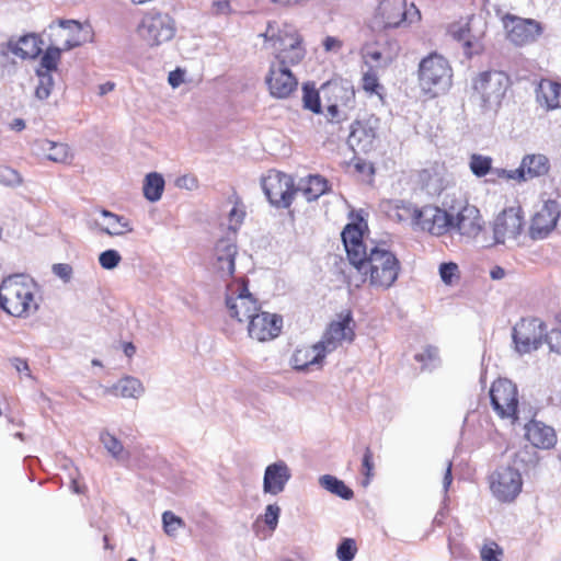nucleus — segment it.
<instances>
[{
    "label": "nucleus",
    "mask_w": 561,
    "mask_h": 561,
    "mask_svg": "<svg viewBox=\"0 0 561 561\" xmlns=\"http://www.w3.org/2000/svg\"><path fill=\"white\" fill-rule=\"evenodd\" d=\"M354 267L363 276L362 282L377 290H387L394 285L401 271V264L394 253L385 244L370 241L369 251Z\"/></svg>",
    "instance_id": "1"
},
{
    "label": "nucleus",
    "mask_w": 561,
    "mask_h": 561,
    "mask_svg": "<svg viewBox=\"0 0 561 561\" xmlns=\"http://www.w3.org/2000/svg\"><path fill=\"white\" fill-rule=\"evenodd\" d=\"M264 39L263 47L274 55L277 67L296 66L302 61L306 49L302 46V37L291 25H279L277 22H268L264 32L259 34Z\"/></svg>",
    "instance_id": "2"
},
{
    "label": "nucleus",
    "mask_w": 561,
    "mask_h": 561,
    "mask_svg": "<svg viewBox=\"0 0 561 561\" xmlns=\"http://www.w3.org/2000/svg\"><path fill=\"white\" fill-rule=\"evenodd\" d=\"M37 284L24 274L5 277L0 284V308L8 314L26 318L38 310Z\"/></svg>",
    "instance_id": "3"
},
{
    "label": "nucleus",
    "mask_w": 561,
    "mask_h": 561,
    "mask_svg": "<svg viewBox=\"0 0 561 561\" xmlns=\"http://www.w3.org/2000/svg\"><path fill=\"white\" fill-rule=\"evenodd\" d=\"M453 71L440 55L431 54L419 65V85L431 98L445 93L451 87Z\"/></svg>",
    "instance_id": "4"
},
{
    "label": "nucleus",
    "mask_w": 561,
    "mask_h": 561,
    "mask_svg": "<svg viewBox=\"0 0 561 561\" xmlns=\"http://www.w3.org/2000/svg\"><path fill=\"white\" fill-rule=\"evenodd\" d=\"M136 32L147 46L159 47L175 36L176 25L170 14L150 10L140 19Z\"/></svg>",
    "instance_id": "5"
},
{
    "label": "nucleus",
    "mask_w": 561,
    "mask_h": 561,
    "mask_svg": "<svg viewBox=\"0 0 561 561\" xmlns=\"http://www.w3.org/2000/svg\"><path fill=\"white\" fill-rule=\"evenodd\" d=\"M510 85V78L502 71H483L473 80L474 94L484 112H496Z\"/></svg>",
    "instance_id": "6"
},
{
    "label": "nucleus",
    "mask_w": 561,
    "mask_h": 561,
    "mask_svg": "<svg viewBox=\"0 0 561 561\" xmlns=\"http://www.w3.org/2000/svg\"><path fill=\"white\" fill-rule=\"evenodd\" d=\"M421 13L414 4L407 5L405 0L380 1L373 20L374 28L390 30L407 27L419 21Z\"/></svg>",
    "instance_id": "7"
},
{
    "label": "nucleus",
    "mask_w": 561,
    "mask_h": 561,
    "mask_svg": "<svg viewBox=\"0 0 561 561\" xmlns=\"http://www.w3.org/2000/svg\"><path fill=\"white\" fill-rule=\"evenodd\" d=\"M226 306L231 318L239 322L250 320L260 310V305L249 291L247 282L234 279L227 285Z\"/></svg>",
    "instance_id": "8"
},
{
    "label": "nucleus",
    "mask_w": 561,
    "mask_h": 561,
    "mask_svg": "<svg viewBox=\"0 0 561 561\" xmlns=\"http://www.w3.org/2000/svg\"><path fill=\"white\" fill-rule=\"evenodd\" d=\"M450 215H453L450 232H456L461 238L472 240L483 229L484 221L480 210L465 199H457L450 204Z\"/></svg>",
    "instance_id": "9"
},
{
    "label": "nucleus",
    "mask_w": 561,
    "mask_h": 561,
    "mask_svg": "<svg viewBox=\"0 0 561 561\" xmlns=\"http://www.w3.org/2000/svg\"><path fill=\"white\" fill-rule=\"evenodd\" d=\"M492 496L500 503H512L520 494L523 477L518 469L503 466L494 470L488 478Z\"/></svg>",
    "instance_id": "10"
},
{
    "label": "nucleus",
    "mask_w": 561,
    "mask_h": 561,
    "mask_svg": "<svg viewBox=\"0 0 561 561\" xmlns=\"http://www.w3.org/2000/svg\"><path fill=\"white\" fill-rule=\"evenodd\" d=\"M525 221L520 207H508L501 211L492 225L494 242L497 244H517V238L524 230Z\"/></svg>",
    "instance_id": "11"
},
{
    "label": "nucleus",
    "mask_w": 561,
    "mask_h": 561,
    "mask_svg": "<svg viewBox=\"0 0 561 561\" xmlns=\"http://www.w3.org/2000/svg\"><path fill=\"white\" fill-rule=\"evenodd\" d=\"M446 209L436 206H424L421 209L412 211V219L415 226L421 230L433 236H444L450 232L453 215H450V204L445 203Z\"/></svg>",
    "instance_id": "12"
},
{
    "label": "nucleus",
    "mask_w": 561,
    "mask_h": 561,
    "mask_svg": "<svg viewBox=\"0 0 561 561\" xmlns=\"http://www.w3.org/2000/svg\"><path fill=\"white\" fill-rule=\"evenodd\" d=\"M491 404L495 413L502 419L517 420V387L508 379L495 380L490 389Z\"/></svg>",
    "instance_id": "13"
},
{
    "label": "nucleus",
    "mask_w": 561,
    "mask_h": 561,
    "mask_svg": "<svg viewBox=\"0 0 561 561\" xmlns=\"http://www.w3.org/2000/svg\"><path fill=\"white\" fill-rule=\"evenodd\" d=\"M262 188L272 205L283 208L290 206L296 192L293 178L278 171H270L262 179Z\"/></svg>",
    "instance_id": "14"
},
{
    "label": "nucleus",
    "mask_w": 561,
    "mask_h": 561,
    "mask_svg": "<svg viewBox=\"0 0 561 561\" xmlns=\"http://www.w3.org/2000/svg\"><path fill=\"white\" fill-rule=\"evenodd\" d=\"M545 335L546 324L537 318L522 319L513 328V342L519 354L538 350Z\"/></svg>",
    "instance_id": "15"
},
{
    "label": "nucleus",
    "mask_w": 561,
    "mask_h": 561,
    "mask_svg": "<svg viewBox=\"0 0 561 561\" xmlns=\"http://www.w3.org/2000/svg\"><path fill=\"white\" fill-rule=\"evenodd\" d=\"M352 323L351 313H346L340 317L339 320L332 321L323 333L322 339L318 342V348L328 355L342 346L343 342H353L355 333Z\"/></svg>",
    "instance_id": "16"
},
{
    "label": "nucleus",
    "mask_w": 561,
    "mask_h": 561,
    "mask_svg": "<svg viewBox=\"0 0 561 561\" xmlns=\"http://www.w3.org/2000/svg\"><path fill=\"white\" fill-rule=\"evenodd\" d=\"M503 22L508 41L516 46L534 43L543 31L541 24L533 19L506 15Z\"/></svg>",
    "instance_id": "17"
},
{
    "label": "nucleus",
    "mask_w": 561,
    "mask_h": 561,
    "mask_svg": "<svg viewBox=\"0 0 561 561\" xmlns=\"http://www.w3.org/2000/svg\"><path fill=\"white\" fill-rule=\"evenodd\" d=\"M366 228V222L359 219L356 222L346 225L341 233L347 259L353 266L360 259H365L366 253L369 251L370 244L364 240V229Z\"/></svg>",
    "instance_id": "18"
},
{
    "label": "nucleus",
    "mask_w": 561,
    "mask_h": 561,
    "mask_svg": "<svg viewBox=\"0 0 561 561\" xmlns=\"http://www.w3.org/2000/svg\"><path fill=\"white\" fill-rule=\"evenodd\" d=\"M238 254V247L236 239L231 236H226L217 240L214 254H213V268L215 273L221 277H230L236 270V256Z\"/></svg>",
    "instance_id": "19"
},
{
    "label": "nucleus",
    "mask_w": 561,
    "mask_h": 561,
    "mask_svg": "<svg viewBox=\"0 0 561 561\" xmlns=\"http://www.w3.org/2000/svg\"><path fill=\"white\" fill-rule=\"evenodd\" d=\"M248 321L249 335L260 342L275 339L283 327L282 317L260 310Z\"/></svg>",
    "instance_id": "20"
},
{
    "label": "nucleus",
    "mask_w": 561,
    "mask_h": 561,
    "mask_svg": "<svg viewBox=\"0 0 561 561\" xmlns=\"http://www.w3.org/2000/svg\"><path fill=\"white\" fill-rule=\"evenodd\" d=\"M266 83L271 94L277 99L288 98L298 85L295 75L286 67L271 64Z\"/></svg>",
    "instance_id": "21"
},
{
    "label": "nucleus",
    "mask_w": 561,
    "mask_h": 561,
    "mask_svg": "<svg viewBox=\"0 0 561 561\" xmlns=\"http://www.w3.org/2000/svg\"><path fill=\"white\" fill-rule=\"evenodd\" d=\"M560 211L558 204L549 201L535 214L530 225V236L533 239H542L547 237L556 227Z\"/></svg>",
    "instance_id": "22"
},
{
    "label": "nucleus",
    "mask_w": 561,
    "mask_h": 561,
    "mask_svg": "<svg viewBox=\"0 0 561 561\" xmlns=\"http://www.w3.org/2000/svg\"><path fill=\"white\" fill-rule=\"evenodd\" d=\"M91 228L110 237H122L134 230L129 219L106 209L100 210V218L93 219Z\"/></svg>",
    "instance_id": "23"
},
{
    "label": "nucleus",
    "mask_w": 561,
    "mask_h": 561,
    "mask_svg": "<svg viewBox=\"0 0 561 561\" xmlns=\"http://www.w3.org/2000/svg\"><path fill=\"white\" fill-rule=\"evenodd\" d=\"M291 478V471L284 460H278L265 468L263 492L277 495L282 493Z\"/></svg>",
    "instance_id": "24"
},
{
    "label": "nucleus",
    "mask_w": 561,
    "mask_h": 561,
    "mask_svg": "<svg viewBox=\"0 0 561 561\" xmlns=\"http://www.w3.org/2000/svg\"><path fill=\"white\" fill-rule=\"evenodd\" d=\"M376 126L370 121H356L351 126L347 144L354 152H368L374 148Z\"/></svg>",
    "instance_id": "25"
},
{
    "label": "nucleus",
    "mask_w": 561,
    "mask_h": 561,
    "mask_svg": "<svg viewBox=\"0 0 561 561\" xmlns=\"http://www.w3.org/2000/svg\"><path fill=\"white\" fill-rule=\"evenodd\" d=\"M525 437L534 447L540 449H550L557 444L554 428L537 420L525 425Z\"/></svg>",
    "instance_id": "26"
},
{
    "label": "nucleus",
    "mask_w": 561,
    "mask_h": 561,
    "mask_svg": "<svg viewBox=\"0 0 561 561\" xmlns=\"http://www.w3.org/2000/svg\"><path fill=\"white\" fill-rule=\"evenodd\" d=\"M517 175L519 183L545 176L550 170V161L542 153H529L523 157Z\"/></svg>",
    "instance_id": "27"
},
{
    "label": "nucleus",
    "mask_w": 561,
    "mask_h": 561,
    "mask_svg": "<svg viewBox=\"0 0 561 561\" xmlns=\"http://www.w3.org/2000/svg\"><path fill=\"white\" fill-rule=\"evenodd\" d=\"M536 100L547 111L561 108V83L542 79L536 89Z\"/></svg>",
    "instance_id": "28"
},
{
    "label": "nucleus",
    "mask_w": 561,
    "mask_h": 561,
    "mask_svg": "<svg viewBox=\"0 0 561 561\" xmlns=\"http://www.w3.org/2000/svg\"><path fill=\"white\" fill-rule=\"evenodd\" d=\"M142 381L134 376H124L118 379L107 392L123 399H139L145 393Z\"/></svg>",
    "instance_id": "29"
},
{
    "label": "nucleus",
    "mask_w": 561,
    "mask_h": 561,
    "mask_svg": "<svg viewBox=\"0 0 561 561\" xmlns=\"http://www.w3.org/2000/svg\"><path fill=\"white\" fill-rule=\"evenodd\" d=\"M8 48L13 55L22 59H32L41 54L42 41L37 35L28 34L20 37L15 42L10 41L8 43Z\"/></svg>",
    "instance_id": "30"
},
{
    "label": "nucleus",
    "mask_w": 561,
    "mask_h": 561,
    "mask_svg": "<svg viewBox=\"0 0 561 561\" xmlns=\"http://www.w3.org/2000/svg\"><path fill=\"white\" fill-rule=\"evenodd\" d=\"M325 356V353L321 352L316 343L310 347L296 350L291 357V365L298 371H306L313 365H321Z\"/></svg>",
    "instance_id": "31"
},
{
    "label": "nucleus",
    "mask_w": 561,
    "mask_h": 561,
    "mask_svg": "<svg viewBox=\"0 0 561 561\" xmlns=\"http://www.w3.org/2000/svg\"><path fill=\"white\" fill-rule=\"evenodd\" d=\"M60 26L67 31V38L62 47L64 50H69L91 39V30L89 26H83L77 21H61Z\"/></svg>",
    "instance_id": "32"
},
{
    "label": "nucleus",
    "mask_w": 561,
    "mask_h": 561,
    "mask_svg": "<svg viewBox=\"0 0 561 561\" xmlns=\"http://www.w3.org/2000/svg\"><path fill=\"white\" fill-rule=\"evenodd\" d=\"M99 440L106 453L117 462L125 463L130 459V453L125 448L123 442L107 430H102Z\"/></svg>",
    "instance_id": "33"
},
{
    "label": "nucleus",
    "mask_w": 561,
    "mask_h": 561,
    "mask_svg": "<svg viewBox=\"0 0 561 561\" xmlns=\"http://www.w3.org/2000/svg\"><path fill=\"white\" fill-rule=\"evenodd\" d=\"M39 151L50 161L56 163H68L72 153L68 145L43 139L37 142Z\"/></svg>",
    "instance_id": "34"
},
{
    "label": "nucleus",
    "mask_w": 561,
    "mask_h": 561,
    "mask_svg": "<svg viewBox=\"0 0 561 561\" xmlns=\"http://www.w3.org/2000/svg\"><path fill=\"white\" fill-rule=\"evenodd\" d=\"M297 191L302 194L306 201L312 202L328 191V182L320 175H309L305 181L300 182Z\"/></svg>",
    "instance_id": "35"
},
{
    "label": "nucleus",
    "mask_w": 561,
    "mask_h": 561,
    "mask_svg": "<svg viewBox=\"0 0 561 561\" xmlns=\"http://www.w3.org/2000/svg\"><path fill=\"white\" fill-rule=\"evenodd\" d=\"M322 92H329L335 98V102L341 104V108L348 111L354 106L355 92L352 88H346L341 84H325L322 87Z\"/></svg>",
    "instance_id": "36"
},
{
    "label": "nucleus",
    "mask_w": 561,
    "mask_h": 561,
    "mask_svg": "<svg viewBox=\"0 0 561 561\" xmlns=\"http://www.w3.org/2000/svg\"><path fill=\"white\" fill-rule=\"evenodd\" d=\"M319 484L328 492L343 499L351 500L354 492L342 480L331 474H324L319 478Z\"/></svg>",
    "instance_id": "37"
},
{
    "label": "nucleus",
    "mask_w": 561,
    "mask_h": 561,
    "mask_svg": "<svg viewBox=\"0 0 561 561\" xmlns=\"http://www.w3.org/2000/svg\"><path fill=\"white\" fill-rule=\"evenodd\" d=\"M142 190L144 195L148 201H159L164 190V180L162 175L156 172L147 174Z\"/></svg>",
    "instance_id": "38"
},
{
    "label": "nucleus",
    "mask_w": 561,
    "mask_h": 561,
    "mask_svg": "<svg viewBox=\"0 0 561 561\" xmlns=\"http://www.w3.org/2000/svg\"><path fill=\"white\" fill-rule=\"evenodd\" d=\"M62 48L48 47L39 60L36 72L50 73L57 70Z\"/></svg>",
    "instance_id": "39"
},
{
    "label": "nucleus",
    "mask_w": 561,
    "mask_h": 561,
    "mask_svg": "<svg viewBox=\"0 0 561 561\" xmlns=\"http://www.w3.org/2000/svg\"><path fill=\"white\" fill-rule=\"evenodd\" d=\"M245 207L240 202H234L233 206L228 213V233L236 239L237 232L245 218Z\"/></svg>",
    "instance_id": "40"
},
{
    "label": "nucleus",
    "mask_w": 561,
    "mask_h": 561,
    "mask_svg": "<svg viewBox=\"0 0 561 561\" xmlns=\"http://www.w3.org/2000/svg\"><path fill=\"white\" fill-rule=\"evenodd\" d=\"M302 103L305 108L313 113L321 112L319 91H317L314 84L308 82L302 85Z\"/></svg>",
    "instance_id": "41"
},
{
    "label": "nucleus",
    "mask_w": 561,
    "mask_h": 561,
    "mask_svg": "<svg viewBox=\"0 0 561 561\" xmlns=\"http://www.w3.org/2000/svg\"><path fill=\"white\" fill-rule=\"evenodd\" d=\"M469 168L476 176L482 178L492 171V158L473 153L470 157Z\"/></svg>",
    "instance_id": "42"
},
{
    "label": "nucleus",
    "mask_w": 561,
    "mask_h": 561,
    "mask_svg": "<svg viewBox=\"0 0 561 561\" xmlns=\"http://www.w3.org/2000/svg\"><path fill=\"white\" fill-rule=\"evenodd\" d=\"M162 526L164 533L169 537H175L179 530L185 527V523L181 517L176 516L173 512L165 511L162 514Z\"/></svg>",
    "instance_id": "43"
},
{
    "label": "nucleus",
    "mask_w": 561,
    "mask_h": 561,
    "mask_svg": "<svg viewBox=\"0 0 561 561\" xmlns=\"http://www.w3.org/2000/svg\"><path fill=\"white\" fill-rule=\"evenodd\" d=\"M38 77V84L35 89L36 99L44 101L49 98L53 87L54 78L50 73L36 72Z\"/></svg>",
    "instance_id": "44"
},
{
    "label": "nucleus",
    "mask_w": 561,
    "mask_h": 561,
    "mask_svg": "<svg viewBox=\"0 0 561 561\" xmlns=\"http://www.w3.org/2000/svg\"><path fill=\"white\" fill-rule=\"evenodd\" d=\"M357 552L356 542L352 538H344L336 549V557L340 561H353Z\"/></svg>",
    "instance_id": "45"
},
{
    "label": "nucleus",
    "mask_w": 561,
    "mask_h": 561,
    "mask_svg": "<svg viewBox=\"0 0 561 561\" xmlns=\"http://www.w3.org/2000/svg\"><path fill=\"white\" fill-rule=\"evenodd\" d=\"M122 262V255L117 250L108 249L99 254V264L104 270H114Z\"/></svg>",
    "instance_id": "46"
},
{
    "label": "nucleus",
    "mask_w": 561,
    "mask_h": 561,
    "mask_svg": "<svg viewBox=\"0 0 561 561\" xmlns=\"http://www.w3.org/2000/svg\"><path fill=\"white\" fill-rule=\"evenodd\" d=\"M363 58L366 64H370L371 66H386L391 61L390 56H385L381 51L370 49L369 47L364 48Z\"/></svg>",
    "instance_id": "47"
},
{
    "label": "nucleus",
    "mask_w": 561,
    "mask_h": 561,
    "mask_svg": "<svg viewBox=\"0 0 561 561\" xmlns=\"http://www.w3.org/2000/svg\"><path fill=\"white\" fill-rule=\"evenodd\" d=\"M22 182L20 173L10 167H0V184L4 186H18Z\"/></svg>",
    "instance_id": "48"
},
{
    "label": "nucleus",
    "mask_w": 561,
    "mask_h": 561,
    "mask_svg": "<svg viewBox=\"0 0 561 561\" xmlns=\"http://www.w3.org/2000/svg\"><path fill=\"white\" fill-rule=\"evenodd\" d=\"M502 549L494 541L483 545L480 550L481 561H501Z\"/></svg>",
    "instance_id": "49"
},
{
    "label": "nucleus",
    "mask_w": 561,
    "mask_h": 561,
    "mask_svg": "<svg viewBox=\"0 0 561 561\" xmlns=\"http://www.w3.org/2000/svg\"><path fill=\"white\" fill-rule=\"evenodd\" d=\"M439 275L445 284L451 285L454 279L458 278V265L453 262L440 264Z\"/></svg>",
    "instance_id": "50"
},
{
    "label": "nucleus",
    "mask_w": 561,
    "mask_h": 561,
    "mask_svg": "<svg viewBox=\"0 0 561 561\" xmlns=\"http://www.w3.org/2000/svg\"><path fill=\"white\" fill-rule=\"evenodd\" d=\"M362 81H363V89L366 92H368L370 94L379 93V89H381V85L379 84V79L374 71L369 70V71L365 72Z\"/></svg>",
    "instance_id": "51"
},
{
    "label": "nucleus",
    "mask_w": 561,
    "mask_h": 561,
    "mask_svg": "<svg viewBox=\"0 0 561 561\" xmlns=\"http://www.w3.org/2000/svg\"><path fill=\"white\" fill-rule=\"evenodd\" d=\"M280 508L277 504H270L265 508L264 522L270 529L274 530L277 527Z\"/></svg>",
    "instance_id": "52"
},
{
    "label": "nucleus",
    "mask_w": 561,
    "mask_h": 561,
    "mask_svg": "<svg viewBox=\"0 0 561 561\" xmlns=\"http://www.w3.org/2000/svg\"><path fill=\"white\" fill-rule=\"evenodd\" d=\"M210 13L215 16L229 15L232 13V8L229 0H213L210 5Z\"/></svg>",
    "instance_id": "53"
},
{
    "label": "nucleus",
    "mask_w": 561,
    "mask_h": 561,
    "mask_svg": "<svg viewBox=\"0 0 561 561\" xmlns=\"http://www.w3.org/2000/svg\"><path fill=\"white\" fill-rule=\"evenodd\" d=\"M545 337L550 350L554 353L561 354V330L553 329L549 333L546 332Z\"/></svg>",
    "instance_id": "54"
},
{
    "label": "nucleus",
    "mask_w": 561,
    "mask_h": 561,
    "mask_svg": "<svg viewBox=\"0 0 561 561\" xmlns=\"http://www.w3.org/2000/svg\"><path fill=\"white\" fill-rule=\"evenodd\" d=\"M53 273L60 278L64 283H69L72 278V267L66 263H56L51 267Z\"/></svg>",
    "instance_id": "55"
},
{
    "label": "nucleus",
    "mask_w": 561,
    "mask_h": 561,
    "mask_svg": "<svg viewBox=\"0 0 561 561\" xmlns=\"http://www.w3.org/2000/svg\"><path fill=\"white\" fill-rule=\"evenodd\" d=\"M327 117L330 122H340L347 117V113L341 108V104L339 102H334L328 106Z\"/></svg>",
    "instance_id": "56"
},
{
    "label": "nucleus",
    "mask_w": 561,
    "mask_h": 561,
    "mask_svg": "<svg viewBox=\"0 0 561 561\" xmlns=\"http://www.w3.org/2000/svg\"><path fill=\"white\" fill-rule=\"evenodd\" d=\"M373 454L369 448H366L363 456V469L365 474V480L363 482L364 485H368L373 476Z\"/></svg>",
    "instance_id": "57"
},
{
    "label": "nucleus",
    "mask_w": 561,
    "mask_h": 561,
    "mask_svg": "<svg viewBox=\"0 0 561 561\" xmlns=\"http://www.w3.org/2000/svg\"><path fill=\"white\" fill-rule=\"evenodd\" d=\"M438 357V350L433 346H427L423 352L415 354V359L425 365L436 360Z\"/></svg>",
    "instance_id": "58"
},
{
    "label": "nucleus",
    "mask_w": 561,
    "mask_h": 561,
    "mask_svg": "<svg viewBox=\"0 0 561 561\" xmlns=\"http://www.w3.org/2000/svg\"><path fill=\"white\" fill-rule=\"evenodd\" d=\"M197 180L193 175H183L176 180V186L185 190H195L197 188Z\"/></svg>",
    "instance_id": "59"
},
{
    "label": "nucleus",
    "mask_w": 561,
    "mask_h": 561,
    "mask_svg": "<svg viewBox=\"0 0 561 561\" xmlns=\"http://www.w3.org/2000/svg\"><path fill=\"white\" fill-rule=\"evenodd\" d=\"M493 172L500 179L514 180L519 183V176L517 175L518 169H514V170L495 169V170H493Z\"/></svg>",
    "instance_id": "60"
},
{
    "label": "nucleus",
    "mask_w": 561,
    "mask_h": 561,
    "mask_svg": "<svg viewBox=\"0 0 561 561\" xmlns=\"http://www.w3.org/2000/svg\"><path fill=\"white\" fill-rule=\"evenodd\" d=\"M323 46L327 51L337 50L341 48L342 43L335 37L328 36L323 42Z\"/></svg>",
    "instance_id": "61"
},
{
    "label": "nucleus",
    "mask_w": 561,
    "mask_h": 561,
    "mask_svg": "<svg viewBox=\"0 0 561 561\" xmlns=\"http://www.w3.org/2000/svg\"><path fill=\"white\" fill-rule=\"evenodd\" d=\"M12 365L14 366V368H15L19 373H24V374H26L28 377H31V373H30L28 364H27L24 359H21V358H13V359H12Z\"/></svg>",
    "instance_id": "62"
},
{
    "label": "nucleus",
    "mask_w": 561,
    "mask_h": 561,
    "mask_svg": "<svg viewBox=\"0 0 561 561\" xmlns=\"http://www.w3.org/2000/svg\"><path fill=\"white\" fill-rule=\"evenodd\" d=\"M451 467H453L451 461H448L447 467H446V472H445V476L443 479V488H444L445 494L448 492V489L453 482Z\"/></svg>",
    "instance_id": "63"
},
{
    "label": "nucleus",
    "mask_w": 561,
    "mask_h": 561,
    "mask_svg": "<svg viewBox=\"0 0 561 561\" xmlns=\"http://www.w3.org/2000/svg\"><path fill=\"white\" fill-rule=\"evenodd\" d=\"M182 81H183L182 72H180L179 70L170 72V75H169V83L173 88L179 87L182 83Z\"/></svg>",
    "instance_id": "64"
}]
</instances>
